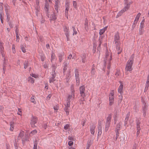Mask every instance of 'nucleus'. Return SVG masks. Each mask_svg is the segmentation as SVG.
<instances>
[{
	"label": "nucleus",
	"instance_id": "obj_2",
	"mask_svg": "<svg viewBox=\"0 0 149 149\" xmlns=\"http://www.w3.org/2000/svg\"><path fill=\"white\" fill-rule=\"evenodd\" d=\"M75 96V93H71V94L68 95L66 101L67 106L68 107H70V102L74 100Z\"/></svg>",
	"mask_w": 149,
	"mask_h": 149
},
{
	"label": "nucleus",
	"instance_id": "obj_59",
	"mask_svg": "<svg viewBox=\"0 0 149 149\" xmlns=\"http://www.w3.org/2000/svg\"><path fill=\"white\" fill-rule=\"evenodd\" d=\"M6 149H10V146L7 143H6Z\"/></svg>",
	"mask_w": 149,
	"mask_h": 149
},
{
	"label": "nucleus",
	"instance_id": "obj_35",
	"mask_svg": "<svg viewBox=\"0 0 149 149\" xmlns=\"http://www.w3.org/2000/svg\"><path fill=\"white\" fill-rule=\"evenodd\" d=\"M71 93H75V91L74 89V85L72 84L70 86Z\"/></svg>",
	"mask_w": 149,
	"mask_h": 149
},
{
	"label": "nucleus",
	"instance_id": "obj_62",
	"mask_svg": "<svg viewBox=\"0 0 149 149\" xmlns=\"http://www.w3.org/2000/svg\"><path fill=\"white\" fill-rule=\"evenodd\" d=\"M58 107L57 105H56L54 107V110L56 111H57L58 109Z\"/></svg>",
	"mask_w": 149,
	"mask_h": 149
},
{
	"label": "nucleus",
	"instance_id": "obj_60",
	"mask_svg": "<svg viewBox=\"0 0 149 149\" xmlns=\"http://www.w3.org/2000/svg\"><path fill=\"white\" fill-rule=\"evenodd\" d=\"M72 58H73L72 57V55L71 54H70L68 57V59L70 60Z\"/></svg>",
	"mask_w": 149,
	"mask_h": 149
},
{
	"label": "nucleus",
	"instance_id": "obj_56",
	"mask_svg": "<svg viewBox=\"0 0 149 149\" xmlns=\"http://www.w3.org/2000/svg\"><path fill=\"white\" fill-rule=\"evenodd\" d=\"M69 127L68 124H66L64 126V129L65 130H67Z\"/></svg>",
	"mask_w": 149,
	"mask_h": 149
},
{
	"label": "nucleus",
	"instance_id": "obj_44",
	"mask_svg": "<svg viewBox=\"0 0 149 149\" xmlns=\"http://www.w3.org/2000/svg\"><path fill=\"white\" fill-rule=\"evenodd\" d=\"M73 7L75 8H77V3L76 1H73Z\"/></svg>",
	"mask_w": 149,
	"mask_h": 149
},
{
	"label": "nucleus",
	"instance_id": "obj_39",
	"mask_svg": "<svg viewBox=\"0 0 149 149\" xmlns=\"http://www.w3.org/2000/svg\"><path fill=\"white\" fill-rule=\"evenodd\" d=\"M65 9V15H67L69 10V8L68 5L66 6Z\"/></svg>",
	"mask_w": 149,
	"mask_h": 149
},
{
	"label": "nucleus",
	"instance_id": "obj_32",
	"mask_svg": "<svg viewBox=\"0 0 149 149\" xmlns=\"http://www.w3.org/2000/svg\"><path fill=\"white\" fill-rule=\"evenodd\" d=\"M34 97H35L33 96L32 97H31V101L34 104H35L36 103V102L34 98Z\"/></svg>",
	"mask_w": 149,
	"mask_h": 149
},
{
	"label": "nucleus",
	"instance_id": "obj_58",
	"mask_svg": "<svg viewBox=\"0 0 149 149\" xmlns=\"http://www.w3.org/2000/svg\"><path fill=\"white\" fill-rule=\"evenodd\" d=\"M47 127V123H44L43 125V128H44L45 129H46V128Z\"/></svg>",
	"mask_w": 149,
	"mask_h": 149
},
{
	"label": "nucleus",
	"instance_id": "obj_27",
	"mask_svg": "<svg viewBox=\"0 0 149 149\" xmlns=\"http://www.w3.org/2000/svg\"><path fill=\"white\" fill-rule=\"evenodd\" d=\"M49 3L47 1H46L45 3V9L46 11H48L49 9Z\"/></svg>",
	"mask_w": 149,
	"mask_h": 149
},
{
	"label": "nucleus",
	"instance_id": "obj_26",
	"mask_svg": "<svg viewBox=\"0 0 149 149\" xmlns=\"http://www.w3.org/2000/svg\"><path fill=\"white\" fill-rule=\"evenodd\" d=\"M145 22V19H143L140 23V29L143 28L144 27V23Z\"/></svg>",
	"mask_w": 149,
	"mask_h": 149
},
{
	"label": "nucleus",
	"instance_id": "obj_61",
	"mask_svg": "<svg viewBox=\"0 0 149 149\" xmlns=\"http://www.w3.org/2000/svg\"><path fill=\"white\" fill-rule=\"evenodd\" d=\"M38 40L41 42H42L43 41L42 37L41 36H39V39Z\"/></svg>",
	"mask_w": 149,
	"mask_h": 149
},
{
	"label": "nucleus",
	"instance_id": "obj_63",
	"mask_svg": "<svg viewBox=\"0 0 149 149\" xmlns=\"http://www.w3.org/2000/svg\"><path fill=\"white\" fill-rule=\"evenodd\" d=\"M73 144V142L71 141H70L68 142V144L70 146H72Z\"/></svg>",
	"mask_w": 149,
	"mask_h": 149
},
{
	"label": "nucleus",
	"instance_id": "obj_42",
	"mask_svg": "<svg viewBox=\"0 0 149 149\" xmlns=\"http://www.w3.org/2000/svg\"><path fill=\"white\" fill-rule=\"evenodd\" d=\"M3 8L2 7H1V11L0 12V18L1 19V18H3L2 15L3 14Z\"/></svg>",
	"mask_w": 149,
	"mask_h": 149
},
{
	"label": "nucleus",
	"instance_id": "obj_16",
	"mask_svg": "<svg viewBox=\"0 0 149 149\" xmlns=\"http://www.w3.org/2000/svg\"><path fill=\"white\" fill-rule=\"evenodd\" d=\"M131 3V2H130L129 3V4H125V6L123 9L121 10L123 13L128 10L130 7V6Z\"/></svg>",
	"mask_w": 149,
	"mask_h": 149
},
{
	"label": "nucleus",
	"instance_id": "obj_13",
	"mask_svg": "<svg viewBox=\"0 0 149 149\" xmlns=\"http://www.w3.org/2000/svg\"><path fill=\"white\" fill-rule=\"evenodd\" d=\"M96 127V125L94 124H93L90 126V131L91 133L94 135L95 131V130Z\"/></svg>",
	"mask_w": 149,
	"mask_h": 149
},
{
	"label": "nucleus",
	"instance_id": "obj_15",
	"mask_svg": "<svg viewBox=\"0 0 149 149\" xmlns=\"http://www.w3.org/2000/svg\"><path fill=\"white\" fill-rule=\"evenodd\" d=\"M120 84L119 87L118 89V92L120 93V94H122L123 93V86L122 83L121 81H120Z\"/></svg>",
	"mask_w": 149,
	"mask_h": 149
},
{
	"label": "nucleus",
	"instance_id": "obj_43",
	"mask_svg": "<svg viewBox=\"0 0 149 149\" xmlns=\"http://www.w3.org/2000/svg\"><path fill=\"white\" fill-rule=\"evenodd\" d=\"M121 127V125L119 123L117 124L116 127V130H117V132H118V131L120 130V128Z\"/></svg>",
	"mask_w": 149,
	"mask_h": 149
},
{
	"label": "nucleus",
	"instance_id": "obj_54",
	"mask_svg": "<svg viewBox=\"0 0 149 149\" xmlns=\"http://www.w3.org/2000/svg\"><path fill=\"white\" fill-rule=\"evenodd\" d=\"M143 116L144 117H146V110H145L144 109H143Z\"/></svg>",
	"mask_w": 149,
	"mask_h": 149
},
{
	"label": "nucleus",
	"instance_id": "obj_6",
	"mask_svg": "<svg viewBox=\"0 0 149 149\" xmlns=\"http://www.w3.org/2000/svg\"><path fill=\"white\" fill-rule=\"evenodd\" d=\"M37 118L36 117L33 116L31 119V125L32 127H34L35 126V124L37 121Z\"/></svg>",
	"mask_w": 149,
	"mask_h": 149
},
{
	"label": "nucleus",
	"instance_id": "obj_20",
	"mask_svg": "<svg viewBox=\"0 0 149 149\" xmlns=\"http://www.w3.org/2000/svg\"><path fill=\"white\" fill-rule=\"evenodd\" d=\"M149 86V76H148L147 78V79L146 81V86L145 89V91H146Z\"/></svg>",
	"mask_w": 149,
	"mask_h": 149
},
{
	"label": "nucleus",
	"instance_id": "obj_40",
	"mask_svg": "<svg viewBox=\"0 0 149 149\" xmlns=\"http://www.w3.org/2000/svg\"><path fill=\"white\" fill-rule=\"evenodd\" d=\"M15 45H13L12 47V52L13 53H15L16 52V51L15 49Z\"/></svg>",
	"mask_w": 149,
	"mask_h": 149
},
{
	"label": "nucleus",
	"instance_id": "obj_37",
	"mask_svg": "<svg viewBox=\"0 0 149 149\" xmlns=\"http://www.w3.org/2000/svg\"><path fill=\"white\" fill-rule=\"evenodd\" d=\"M72 29L73 31V35H76L77 34V31H76L75 27L74 26H72Z\"/></svg>",
	"mask_w": 149,
	"mask_h": 149
},
{
	"label": "nucleus",
	"instance_id": "obj_1",
	"mask_svg": "<svg viewBox=\"0 0 149 149\" xmlns=\"http://www.w3.org/2000/svg\"><path fill=\"white\" fill-rule=\"evenodd\" d=\"M134 56L132 54L130 58L129 59L127 62L126 67L125 70L127 71H131L132 70V67L133 62Z\"/></svg>",
	"mask_w": 149,
	"mask_h": 149
},
{
	"label": "nucleus",
	"instance_id": "obj_22",
	"mask_svg": "<svg viewBox=\"0 0 149 149\" xmlns=\"http://www.w3.org/2000/svg\"><path fill=\"white\" fill-rule=\"evenodd\" d=\"M107 27V26H106L103 28L102 29H100V30L99 34L100 35H102L104 32L106 30Z\"/></svg>",
	"mask_w": 149,
	"mask_h": 149
},
{
	"label": "nucleus",
	"instance_id": "obj_52",
	"mask_svg": "<svg viewBox=\"0 0 149 149\" xmlns=\"http://www.w3.org/2000/svg\"><path fill=\"white\" fill-rule=\"evenodd\" d=\"M7 19L6 20L7 22H8L9 21L10 18V16L9 14L6 13Z\"/></svg>",
	"mask_w": 149,
	"mask_h": 149
},
{
	"label": "nucleus",
	"instance_id": "obj_12",
	"mask_svg": "<svg viewBox=\"0 0 149 149\" xmlns=\"http://www.w3.org/2000/svg\"><path fill=\"white\" fill-rule=\"evenodd\" d=\"M98 135H101L102 133V126H101V123L100 121L98 122Z\"/></svg>",
	"mask_w": 149,
	"mask_h": 149
},
{
	"label": "nucleus",
	"instance_id": "obj_25",
	"mask_svg": "<svg viewBox=\"0 0 149 149\" xmlns=\"http://www.w3.org/2000/svg\"><path fill=\"white\" fill-rule=\"evenodd\" d=\"M64 31L65 32V35L69 34V31L68 27H67L66 26H65L64 27Z\"/></svg>",
	"mask_w": 149,
	"mask_h": 149
},
{
	"label": "nucleus",
	"instance_id": "obj_45",
	"mask_svg": "<svg viewBox=\"0 0 149 149\" xmlns=\"http://www.w3.org/2000/svg\"><path fill=\"white\" fill-rule=\"evenodd\" d=\"M17 114L21 116L22 114V112L21 109L20 108H18V112L17 113Z\"/></svg>",
	"mask_w": 149,
	"mask_h": 149
},
{
	"label": "nucleus",
	"instance_id": "obj_5",
	"mask_svg": "<svg viewBox=\"0 0 149 149\" xmlns=\"http://www.w3.org/2000/svg\"><path fill=\"white\" fill-rule=\"evenodd\" d=\"M120 37L119 33L118 32L116 33L114 36V40L113 41V43L117 44L121 43L120 41Z\"/></svg>",
	"mask_w": 149,
	"mask_h": 149
},
{
	"label": "nucleus",
	"instance_id": "obj_46",
	"mask_svg": "<svg viewBox=\"0 0 149 149\" xmlns=\"http://www.w3.org/2000/svg\"><path fill=\"white\" fill-rule=\"evenodd\" d=\"M16 41L17 42H19V38L18 35V33L16 31Z\"/></svg>",
	"mask_w": 149,
	"mask_h": 149
},
{
	"label": "nucleus",
	"instance_id": "obj_55",
	"mask_svg": "<svg viewBox=\"0 0 149 149\" xmlns=\"http://www.w3.org/2000/svg\"><path fill=\"white\" fill-rule=\"evenodd\" d=\"M3 43L0 42V48L1 50H2L3 49Z\"/></svg>",
	"mask_w": 149,
	"mask_h": 149
},
{
	"label": "nucleus",
	"instance_id": "obj_57",
	"mask_svg": "<svg viewBox=\"0 0 149 149\" xmlns=\"http://www.w3.org/2000/svg\"><path fill=\"white\" fill-rule=\"evenodd\" d=\"M69 63L67 61H65L64 63V66L67 67V66L68 65Z\"/></svg>",
	"mask_w": 149,
	"mask_h": 149
},
{
	"label": "nucleus",
	"instance_id": "obj_24",
	"mask_svg": "<svg viewBox=\"0 0 149 149\" xmlns=\"http://www.w3.org/2000/svg\"><path fill=\"white\" fill-rule=\"evenodd\" d=\"M81 58L82 59V62L84 63L86 61V56L85 53H83L81 56Z\"/></svg>",
	"mask_w": 149,
	"mask_h": 149
},
{
	"label": "nucleus",
	"instance_id": "obj_49",
	"mask_svg": "<svg viewBox=\"0 0 149 149\" xmlns=\"http://www.w3.org/2000/svg\"><path fill=\"white\" fill-rule=\"evenodd\" d=\"M144 30L142 29H139V34L140 35L142 34L144 32Z\"/></svg>",
	"mask_w": 149,
	"mask_h": 149
},
{
	"label": "nucleus",
	"instance_id": "obj_10",
	"mask_svg": "<svg viewBox=\"0 0 149 149\" xmlns=\"http://www.w3.org/2000/svg\"><path fill=\"white\" fill-rule=\"evenodd\" d=\"M52 71H53L51 74L52 77L49 78V83H53L55 81V78L56 76V73L55 72V70H53Z\"/></svg>",
	"mask_w": 149,
	"mask_h": 149
},
{
	"label": "nucleus",
	"instance_id": "obj_17",
	"mask_svg": "<svg viewBox=\"0 0 149 149\" xmlns=\"http://www.w3.org/2000/svg\"><path fill=\"white\" fill-rule=\"evenodd\" d=\"M141 14L140 13H139L137 15L134 21V22L133 24H137L138 21L139 20Z\"/></svg>",
	"mask_w": 149,
	"mask_h": 149
},
{
	"label": "nucleus",
	"instance_id": "obj_7",
	"mask_svg": "<svg viewBox=\"0 0 149 149\" xmlns=\"http://www.w3.org/2000/svg\"><path fill=\"white\" fill-rule=\"evenodd\" d=\"M75 76L76 81V84L77 85H79L80 82V78L79 76L78 71L77 70H75Z\"/></svg>",
	"mask_w": 149,
	"mask_h": 149
},
{
	"label": "nucleus",
	"instance_id": "obj_30",
	"mask_svg": "<svg viewBox=\"0 0 149 149\" xmlns=\"http://www.w3.org/2000/svg\"><path fill=\"white\" fill-rule=\"evenodd\" d=\"M130 115V112H128L126 115V116L125 118V125L127 124V121L128 120L129 117Z\"/></svg>",
	"mask_w": 149,
	"mask_h": 149
},
{
	"label": "nucleus",
	"instance_id": "obj_14",
	"mask_svg": "<svg viewBox=\"0 0 149 149\" xmlns=\"http://www.w3.org/2000/svg\"><path fill=\"white\" fill-rule=\"evenodd\" d=\"M59 3V0H56L55 1V4L54 6V8L56 11L54 12L55 13H57L58 12V6Z\"/></svg>",
	"mask_w": 149,
	"mask_h": 149
},
{
	"label": "nucleus",
	"instance_id": "obj_41",
	"mask_svg": "<svg viewBox=\"0 0 149 149\" xmlns=\"http://www.w3.org/2000/svg\"><path fill=\"white\" fill-rule=\"evenodd\" d=\"M143 104H144V106L142 107L143 111V109L145 110H147V106L145 102L143 103Z\"/></svg>",
	"mask_w": 149,
	"mask_h": 149
},
{
	"label": "nucleus",
	"instance_id": "obj_3",
	"mask_svg": "<svg viewBox=\"0 0 149 149\" xmlns=\"http://www.w3.org/2000/svg\"><path fill=\"white\" fill-rule=\"evenodd\" d=\"M112 57L111 55L109 53L108 50L106 52L105 57L104 58V65L105 66L107 63L110 62L111 60Z\"/></svg>",
	"mask_w": 149,
	"mask_h": 149
},
{
	"label": "nucleus",
	"instance_id": "obj_51",
	"mask_svg": "<svg viewBox=\"0 0 149 149\" xmlns=\"http://www.w3.org/2000/svg\"><path fill=\"white\" fill-rule=\"evenodd\" d=\"M88 27V22L87 21H86L85 23V29L87 31V28Z\"/></svg>",
	"mask_w": 149,
	"mask_h": 149
},
{
	"label": "nucleus",
	"instance_id": "obj_48",
	"mask_svg": "<svg viewBox=\"0 0 149 149\" xmlns=\"http://www.w3.org/2000/svg\"><path fill=\"white\" fill-rule=\"evenodd\" d=\"M37 131L36 130H34L31 131L30 134H32V135H34L37 133Z\"/></svg>",
	"mask_w": 149,
	"mask_h": 149
},
{
	"label": "nucleus",
	"instance_id": "obj_33",
	"mask_svg": "<svg viewBox=\"0 0 149 149\" xmlns=\"http://www.w3.org/2000/svg\"><path fill=\"white\" fill-rule=\"evenodd\" d=\"M110 124H109L106 123L105 127V130L106 132H107L109 130Z\"/></svg>",
	"mask_w": 149,
	"mask_h": 149
},
{
	"label": "nucleus",
	"instance_id": "obj_50",
	"mask_svg": "<svg viewBox=\"0 0 149 149\" xmlns=\"http://www.w3.org/2000/svg\"><path fill=\"white\" fill-rule=\"evenodd\" d=\"M66 77L70 78V70L68 71L66 74Z\"/></svg>",
	"mask_w": 149,
	"mask_h": 149
},
{
	"label": "nucleus",
	"instance_id": "obj_23",
	"mask_svg": "<svg viewBox=\"0 0 149 149\" xmlns=\"http://www.w3.org/2000/svg\"><path fill=\"white\" fill-rule=\"evenodd\" d=\"M10 131H13L14 127V122L13 121H11L10 122Z\"/></svg>",
	"mask_w": 149,
	"mask_h": 149
},
{
	"label": "nucleus",
	"instance_id": "obj_19",
	"mask_svg": "<svg viewBox=\"0 0 149 149\" xmlns=\"http://www.w3.org/2000/svg\"><path fill=\"white\" fill-rule=\"evenodd\" d=\"M111 117V114H110L108 115V116L107 118L106 123L110 124Z\"/></svg>",
	"mask_w": 149,
	"mask_h": 149
},
{
	"label": "nucleus",
	"instance_id": "obj_38",
	"mask_svg": "<svg viewBox=\"0 0 149 149\" xmlns=\"http://www.w3.org/2000/svg\"><path fill=\"white\" fill-rule=\"evenodd\" d=\"M123 13V11L122 10H121L118 13L117 15L116 16V18H118Z\"/></svg>",
	"mask_w": 149,
	"mask_h": 149
},
{
	"label": "nucleus",
	"instance_id": "obj_28",
	"mask_svg": "<svg viewBox=\"0 0 149 149\" xmlns=\"http://www.w3.org/2000/svg\"><path fill=\"white\" fill-rule=\"evenodd\" d=\"M28 81L30 83L33 84L34 82V79L31 77H29L27 79Z\"/></svg>",
	"mask_w": 149,
	"mask_h": 149
},
{
	"label": "nucleus",
	"instance_id": "obj_9",
	"mask_svg": "<svg viewBox=\"0 0 149 149\" xmlns=\"http://www.w3.org/2000/svg\"><path fill=\"white\" fill-rule=\"evenodd\" d=\"M81 96L82 97H85V94L84 93L85 87L84 86H82L80 87L79 88Z\"/></svg>",
	"mask_w": 149,
	"mask_h": 149
},
{
	"label": "nucleus",
	"instance_id": "obj_34",
	"mask_svg": "<svg viewBox=\"0 0 149 149\" xmlns=\"http://www.w3.org/2000/svg\"><path fill=\"white\" fill-rule=\"evenodd\" d=\"M24 132L23 131H21L19 134L18 138H22L24 135Z\"/></svg>",
	"mask_w": 149,
	"mask_h": 149
},
{
	"label": "nucleus",
	"instance_id": "obj_36",
	"mask_svg": "<svg viewBox=\"0 0 149 149\" xmlns=\"http://www.w3.org/2000/svg\"><path fill=\"white\" fill-rule=\"evenodd\" d=\"M29 62L28 61H25L24 63V68L25 69L26 68L28 65Z\"/></svg>",
	"mask_w": 149,
	"mask_h": 149
},
{
	"label": "nucleus",
	"instance_id": "obj_21",
	"mask_svg": "<svg viewBox=\"0 0 149 149\" xmlns=\"http://www.w3.org/2000/svg\"><path fill=\"white\" fill-rule=\"evenodd\" d=\"M56 13H54L52 15L50 18V21L51 22L52 20H55L56 19L55 15Z\"/></svg>",
	"mask_w": 149,
	"mask_h": 149
},
{
	"label": "nucleus",
	"instance_id": "obj_18",
	"mask_svg": "<svg viewBox=\"0 0 149 149\" xmlns=\"http://www.w3.org/2000/svg\"><path fill=\"white\" fill-rule=\"evenodd\" d=\"M64 54L63 52L60 53L58 54V56L59 59V61L61 62L63 60V57L64 56Z\"/></svg>",
	"mask_w": 149,
	"mask_h": 149
},
{
	"label": "nucleus",
	"instance_id": "obj_29",
	"mask_svg": "<svg viewBox=\"0 0 149 149\" xmlns=\"http://www.w3.org/2000/svg\"><path fill=\"white\" fill-rule=\"evenodd\" d=\"M55 58V55L54 52L53 51L52 52V53L51 54V62H52L54 61V59Z\"/></svg>",
	"mask_w": 149,
	"mask_h": 149
},
{
	"label": "nucleus",
	"instance_id": "obj_11",
	"mask_svg": "<svg viewBox=\"0 0 149 149\" xmlns=\"http://www.w3.org/2000/svg\"><path fill=\"white\" fill-rule=\"evenodd\" d=\"M36 4L35 5V7L36 10V14L37 15L38 12L39 11L40 7L39 6V0H36Z\"/></svg>",
	"mask_w": 149,
	"mask_h": 149
},
{
	"label": "nucleus",
	"instance_id": "obj_64",
	"mask_svg": "<svg viewBox=\"0 0 149 149\" xmlns=\"http://www.w3.org/2000/svg\"><path fill=\"white\" fill-rule=\"evenodd\" d=\"M37 144L36 143H35L34 144V147L33 149H37Z\"/></svg>",
	"mask_w": 149,
	"mask_h": 149
},
{
	"label": "nucleus",
	"instance_id": "obj_47",
	"mask_svg": "<svg viewBox=\"0 0 149 149\" xmlns=\"http://www.w3.org/2000/svg\"><path fill=\"white\" fill-rule=\"evenodd\" d=\"M84 97H82V98H81L79 100V102L80 104H83V101H84Z\"/></svg>",
	"mask_w": 149,
	"mask_h": 149
},
{
	"label": "nucleus",
	"instance_id": "obj_4",
	"mask_svg": "<svg viewBox=\"0 0 149 149\" xmlns=\"http://www.w3.org/2000/svg\"><path fill=\"white\" fill-rule=\"evenodd\" d=\"M114 95V91L113 90L112 91L109 95V105L110 106H111L113 103Z\"/></svg>",
	"mask_w": 149,
	"mask_h": 149
},
{
	"label": "nucleus",
	"instance_id": "obj_31",
	"mask_svg": "<svg viewBox=\"0 0 149 149\" xmlns=\"http://www.w3.org/2000/svg\"><path fill=\"white\" fill-rule=\"evenodd\" d=\"M20 48L22 52L23 53H25L26 52V49L24 47V46L23 45H20Z\"/></svg>",
	"mask_w": 149,
	"mask_h": 149
},
{
	"label": "nucleus",
	"instance_id": "obj_8",
	"mask_svg": "<svg viewBox=\"0 0 149 149\" xmlns=\"http://www.w3.org/2000/svg\"><path fill=\"white\" fill-rule=\"evenodd\" d=\"M115 44L116 47V49L118 51V54H120L122 51V48L121 46V43Z\"/></svg>",
	"mask_w": 149,
	"mask_h": 149
},
{
	"label": "nucleus",
	"instance_id": "obj_53",
	"mask_svg": "<svg viewBox=\"0 0 149 149\" xmlns=\"http://www.w3.org/2000/svg\"><path fill=\"white\" fill-rule=\"evenodd\" d=\"M31 75L33 77H34L35 78H37L38 77V76L36 75L35 74L32 73L31 74Z\"/></svg>",
	"mask_w": 149,
	"mask_h": 149
}]
</instances>
